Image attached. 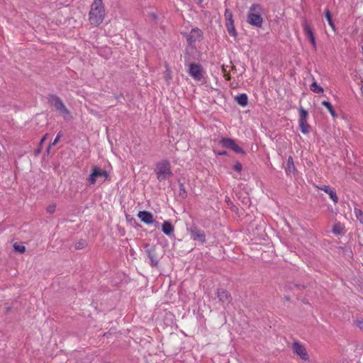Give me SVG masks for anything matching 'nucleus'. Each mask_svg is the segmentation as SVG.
Masks as SVG:
<instances>
[{
  "label": "nucleus",
  "instance_id": "obj_1",
  "mask_svg": "<svg viewBox=\"0 0 363 363\" xmlns=\"http://www.w3.org/2000/svg\"><path fill=\"white\" fill-rule=\"evenodd\" d=\"M104 18V8L102 0H94L89 13V22L91 25L97 26L103 22Z\"/></svg>",
  "mask_w": 363,
  "mask_h": 363
},
{
  "label": "nucleus",
  "instance_id": "obj_2",
  "mask_svg": "<svg viewBox=\"0 0 363 363\" xmlns=\"http://www.w3.org/2000/svg\"><path fill=\"white\" fill-rule=\"evenodd\" d=\"M262 13V8L260 4H252L247 13V22L253 26L261 28L263 23Z\"/></svg>",
  "mask_w": 363,
  "mask_h": 363
},
{
  "label": "nucleus",
  "instance_id": "obj_3",
  "mask_svg": "<svg viewBox=\"0 0 363 363\" xmlns=\"http://www.w3.org/2000/svg\"><path fill=\"white\" fill-rule=\"evenodd\" d=\"M49 104L55 108V109L60 113V114L65 119L69 120L72 118L70 111L64 104L62 100L55 94H51L48 98Z\"/></svg>",
  "mask_w": 363,
  "mask_h": 363
},
{
  "label": "nucleus",
  "instance_id": "obj_4",
  "mask_svg": "<svg viewBox=\"0 0 363 363\" xmlns=\"http://www.w3.org/2000/svg\"><path fill=\"white\" fill-rule=\"evenodd\" d=\"M108 177V173L106 170L101 169L97 166L92 168L90 175L86 179V186H91L99 182L104 183Z\"/></svg>",
  "mask_w": 363,
  "mask_h": 363
},
{
  "label": "nucleus",
  "instance_id": "obj_5",
  "mask_svg": "<svg viewBox=\"0 0 363 363\" xmlns=\"http://www.w3.org/2000/svg\"><path fill=\"white\" fill-rule=\"evenodd\" d=\"M155 172L157 179L160 182L167 180L173 175L170 162L167 160H162L157 163Z\"/></svg>",
  "mask_w": 363,
  "mask_h": 363
},
{
  "label": "nucleus",
  "instance_id": "obj_6",
  "mask_svg": "<svg viewBox=\"0 0 363 363\" xmlns=\"http://www.w3.org/2000/svg\"><path fill=\"white\" fill-rule=\"evenodd\" d=\"M299 119H298V125L300 128V130L303 134H308L310 131L311 126L307 123V119L308 116V111L305 110L303 107L299 108Z\"/></svg>",
  "mask_w": 363,
  "mask_h": 363
},
{
  "label": "nucleus",
  "instance_id": "obj_7",
  "mask_svg": "<svg viewBox=\"0 0 363 363\" xmlns=\"http://www.w3.org/2000/svg\"><path fill=\"white\" fill-rule=\"evenodd\" d=\"M144 249L150 259V264L153 267H157L159 263V257L156 252V246L145 243Z\"/></svg>",
  "mask_w": 363,
  "mask_h": 363
},
{
  "label": "nucleus",
  "instance_id": "obj_8",
  "mask_svg": "<svg viewBox=\"0 0 363 363\" xmlns=\"http://www.w3.org/2000/svg\"><path fill=\"white\" fill-rule=\"evenodd\" d=\"M189 74L196 81L201 82L203 79V69L200 64L190 63Z\"/></svg>",
  "mask_w": 363,
  "mask_h": 363
},
{
  "label": "nucleus",
  "instance_id": "obj_9",
  "mask_svg": "<svg viewBox=\"0 0 363 363\" xmlns=\"http://www.w3.org/2000/svg\"><path fill=\"white\" fill-rule=\"evenodd\" d=\"M188 230L189 231L191 239L194 241H199L203 244L206 242V234L203 230H201L196 225H191Z\"/></svg>",
  "mask_w": 363,
  "mask_h": 363
},
{
  "label": "nucleus",
  "instance_id": "obj_10",
  "mask_svg": "<svg viewBox=\"0 0 363 363\" xmlns=\"http://www.w3.org/2000/svg\"><path fill=\"white\" fill-rule=\"evenodd\" d=\"M220 143L225 148L233 150L235 153L245 155V150L237 145L235 140L232 138H223Z\"/></svg>",
  "mask_w": 363,
  "mask_h": 363
},
{
  "label": "nucleus",
  "instance_id": "obj_11",
  "mask_svg": "<svg viewBox=\"0 0 363 363\" xmlns=\"http://www.w3.org/2000/svg\"><path fill=\"white\" fill-rule=\"evenodd\" d=\"M294 352L297 354L302 360L309 359L308 352L305 347L298 342H294L292 345Z\"/></svg>",
  "mask_w": 363,
  "mask_h": 363
},
{
  "label": "nucleus",
  "instance_id": "obj_12",
  "mask_svg": "<svg viewBox=\"0 0 363 363\" xmlns=\"http://www.w3.org/2000/svg\"><path fill=\"white\" fill-rule=\"evenodd\" d=\"M203 38V32L201 30L196 28H192L189 34L186 37L189 45H193L196 41H200Z\"/></svg>",
  "mask_w": 363,
  "mask_h": 363
},
{
  "label": "nucleus",
  "instance_id": "obj_13",
  "mask_svg": "<svg viewBox=\"0 0 363 363\" xmlns=\"http://www.w3.org/2000/svg\"><path fill=\"white\" fill-rule=\"evenodd\" d=\"M302 27H303V31H304L306 35L307 36V38H308L310 42L312 43L313 48L315 50L316 49V43H315V36L313 35V33L311 26L308 23L307 20L305 18H303L302 21Z\"/></svg>",
  "mask_w": 363,
  "mask_h": 363
},
{
  "label": "nucleus",
  "instance_id": "obj_14",
  "mask_svg": "<svg viewBox=\"0 0 363 363\" xmlns=\"http://www.w3.org/2000/svg\"><path fill=\"white\" fill-rule=\"evenodd\" d=\"M216 294L219 301L223 304L228 305L233 300L230 294L224 289H218Z\"/></svg>",
  "mask_w": 363,
  "mask_h": 363
},
{
  "label": "nucleus",
  "instance_id": "obj_15",
  "mask_svg": "<svg viewBox=\"0 0 363 363\" xmlns=\"http://www.w3.org/2000/svg\"><path fill=\"white\" fill-rule=\"evenodd\" d=\"M138 217L142 222L147 225H150L154 223L153 215L147 211H141L138 213Z\"/></svg>",
  "mask_w": 363,
  "mask_h": 363
},
{
  "label": "nucleus",
  "instance_id": "obj_16",
  "mask_svg": "<svg viewBox=\"0 0 363 363\" xmlns=\"http://www.w3.org/2000/svg\"><path fill=\"white\" fill-rule=\"evenodd\" d=\"M285 171H286V174L290 175V176L292 174H295L296 172H297L296 168L294 164V159L291 156H289L288 157Z\"/></svg>",
  "mask_w": 363,
  "mask_h": 363
},
{
  "label": "nucleus",
  "instance_id": "obj_17",
  "mask_svg": "<svg viewBox=\"0 0 363 363\" xmlns=\"http://www.w3.org/2000/svg\"><path fill=\"white\" fill-rule=\"evenodd\" d=\"M318 189L325 191V193H327L330 198L335 202V203H337L338 201V197L337 196V194L335 192V191L333 190L330 189V186L328 185H324V186H318Z\"/></svg>",
  "mask_w": 363,
  "mask_h": 363
},
{
  "label": "nucleus",
  "instance_id": "obj_18",
  "mask_svg": "<svg viewBox=\"0 0 363 363\" xmlns=\"http://www.w3.org/2000/svg\"><path fill=\"white\" fill-rule=\"evenodd\" d=\"M162 230L166 235L172 236L174 235V228L169 221L166 220L162 223Z\"/></svg>",
  "mask_w": 363,
  "mask_h": 363
},
{
  "label": "nucleus",
  "instance_id": "obj_19",
  "mask_svg": "<svg viewBox=\"0 0 363 363\" xmlns=\"http://www.w3.org/2000/svg\"><path fill=\"white\" fill-rule=\"evenodd\" d=\"M235 101L241 106L245 107L247 105L248 97L246 94H241L235 97Z\"/></svg>",
  "mask_w": 363,
  "mask_h": 363
},
{
  "label": "nucleus",
  "instance_id": "obj_20",
  "mask_svg": "<svg viewBox=\"0 0 363 363\" xmlns=\"http://www.w3.org/2000/svg\"><path fill=\"white\" fill-rule=\"evenodd\" d=\"M225 26L228 33L231 36H237L238 33L234 26V21H226Z\"/></svg>",
  "mask_w": 363,
  "mask_h": 363
},
{
  "label": "nucleus",
  "instance_id": "obj_21",
  "mask_svg": "<svg viewBox=\"0 0 363 363\" xmlns=\"http://www.w3.org/2000/svg\"><path fill=\"white\" fill-rule=\"evenodd\" d=\"M321 104L328 110V111L333 118H336L337 116L330 102L328 101H323Z\"/></svg>",
  "mask_w": 363,
  "mask_h": 363
},
{
  "label": "nucleus",
  "instance_id": "obj_22",
  "mask_svg": "<svg viewBox=\"0 0 363 363\" xmlns=\"http://www.w3.org/2000/svg\"><path fill=\"white\" fill-rule=\"evenodd\" d=\"M310 89L314 93L320 94L323 92V89L319 86L316 82H313L311 86Z\"/></svg>",
  "mask_w": 363,
  "mask_h": 363
},
{
  "label": "nucleus",
  "instance_id": "obj_23",
  "mask_svg": "<svg viewBox=\"0 0 363 363\" xmlns=\"http://www.w3.org/2000/svg\"><path fill=\"white\" fill-rule=\"evenodd\" d=\"M344 227L340 223H336L333 225L332 232L335 235H340L343 233Z\"/></svg>",
  "mask_w": 363,
  "mask_h": 363
},
{
  "label": "nucleus",
  "instance_id": "obj_24",
  "mask_svg": "<svg viewBox=\"0 0 363 363\" xmlns=\"http://www.w3.org/2000/svg\"><path fill=\"white\" fill-rule=\"evenodd\" d=\"M179 196L182 199H186L187 197V191L185 189L184 184L179 183Z\"/></svg>",
  "mask_w": 363,
  "mask_h": 363
},
{
  "label": "nucleus",
  "instance_id": "obj_25",
  "mask_svg": "<svg viewBox=\"0 0 363 363\" xmlns=\"http://www.w3.org/2000/svg\"><path fill=\"white\" fill-rule=\"evenodd\" d=\"M325 16L330 26L333 29H335V24L332 20V16H331V13H330V11H329V9H326L325 11Z\"/></svg>",
  "mask_w": 363,
  "mask_h": 363
},
{
  "label": "nucleus",
  "instance_id": "obj_26",
  "mask_svg": "<svg viewBox=\"0 0 363 363\" xmlns=\"http://www.w3.org/2000/svg\"><path fill=\"white\" fill-rule=\"evenodd\" d=\"M13 248L16 252H18L20 253H23L26 251L25 246H23L21 244H18L16 242L13 244Z\"/></svg>",
  "mask_w": 363,
  "mask_h": 363
},
{
  "label": "nucleus",
  "instance_id": "obj_27",
  "mask_svg": "<svg viewBox=\"0 0 363 363\" xmlns=\"http://www.w3.org/2000/svg\"><path fill=\"white\" fill-rule=\"evenodd\" d=\"M354 213L356 215L357 218L363 223V212L358 208L354 209Z\"/></svg>",
  "mask_w": 363,
  "mask_h": 363
},
{
  "label": "nucleus",
  "instance_id": "obj_28",
  "mask_svg": "<svg viewBox=\"0 0 363 363\" xmlns=\"http://www.w3.org/2000/svg\"><path fill=\"white\" fill-rule=\"evenodd\" d=\"M60 137H61V135H60V133H59L57 135L56 138H55L54 141L51 144H50L49 146L48 147L47 154H49L50 149L51 146L52 145H55L57 144V143L58 142V140H60Z\"/></svg>",
  "mask_w": 363,
  "mask_h": 363
},
{
  "label": "nucleus",
  "instance_id": "obj_29",
  "mask_svg": "<svg viewBox=\"0 0 363 363\" xmlns=\"http://www.w3.org/2000/svg\"><path fill=\"white\" fill-rule=\"evenodd\" d=\"M86 246V242L84 240H80L75 244V248L77 250H82Z\"/></svg>",
  "mask_w": 363,
  "mask_h": 363
},
{
  "label": "nucleus",
  "instance_id": "obj_30",
  "mask_svg": "<svg viewBox=\"0 0 363 363\" xmlns=\"http://www.w3.org/2000/svg\"><path fill=\"white\" fill-rule=\"evenodd\" d=\"M225 16L226 21H233L232 12L229 9H225Z\"/></svg>",
  "mask_w": 363,
  "mask_h": 363
},
{
  "label": "nucleus",
  "instance_id": "obj_31",
  "mask_svg": "<svg viewBox=\"0 0 363 363\" xmlns=\"http://www.w3.org/2000/svg\"><path fill=\"white\" fill-rule=\"evenodd\" d=\"M289 288L291 290H293L295 288L301 290L302 289L304 288V286L303 285H301V284H291L289 285Z\"/></svg>",
  "mask_w": 363,
  "mask_h": 363
},
{
  "label": "nucleus",
  "instance_id": "obj_32",
  "mask_svg": "<svg viewBox=\"0 0 363 363\" xmlns=\"http://www.w3.org/2000/svg\"><path fill=\"white\" fill-rule=\"evenodd\" d=\"M55 209H56V206L55 204H52V205H49L47 207L46 211L48 213L52 214L55 211Z\"/></svg>",
  "mask_w": 363,
  "mask_h": 363
},
{
  "label": "nucleus",
  "instance_id": "obj_33",
  "mask_svg": "<svg viewBox=\"0 0 363 363\" xmlns=\"http://www.w3.org/2000/svg\"><path fill=\"white\" fill-rule=\"evenodd\" d=\"M233 169H234L235 171H237V172H241V170H242V166L241 163H240V162H236V163L234 164Z\"/></svg>",
  "mask_w": 363,
  "mask_h": 363
},
{
  "label": "nucleus",
  "instance_id": "obj_34",
  "mask_svg": "<svg viewBox=\"0 0 363 363\" xmlns=\"http://www.w3.org/2000/svg\"><path fill=\"white\" fill-rule=\"evenodd\" d=\"M41 150H42V147H41V145H40V147H38L35 150V152H34L35 155H38L41 152Z\"/></svg>",
  "mask_w": 363,
  "mask_h": 363
},
{
  "label": "nucleus",
  "instance_id": "obj_35",
  "mask_svg": "<svg viewBox=\"0 0 363 363\" xmlns=\"http://www.w3.org/2000/svg\"><path fill=\"white\" fill-rule=\"evenodd\" d=\"M357 326L363 330V320L357 322Z\"/></svg>",
  "mask_w": 363,
  "mask_h": 363
},
{
  "label": "nucleus",
  "instance_id": "obj_36",
  "mask_svg": "<svg viewBox=\"0 0 363 363\" xmlns=\"http://www.w3.org/2000/svg\"><path fill=\"white\" fill-rule=\"evenodd\" d=\"M48 134H45L42 139L40 141V145H42V144L45 141Z\"/></svg>",
  "mask_w": 363,
  "mask_h": 363
},
{
  "label": "nucleus",
  "instance_id": "obj_37",
  "mask_svg": "<svg viewBox=\"0 0 363 363\" xmlns=\"http://www.w3.org/2000/svg\"><path fill=\"white\" fill-rule=\"evenodd\" d=\"M164 77H165L166 81H169V79H171V76L169 73H167L165 74Z\"/></svg>",
  "mask_w": 363,
  "mask_h": 363
},
{
  "label": "nucleus",
  "instance_id": "obj_38",
  "mask_svg": "<svg viewBox=\"0 0 363 363\" xmlns=\"http://www.w3.org/2000/svg\"><path fill=\"white\" fill-rule=\"evenodd\" d=\"M218 155H227V152L226 151L219 152Z\"/></svg>",
  "mask_w": 363,
  "mask_h": 363
},
{
  "label": "nucleus",
  "instance_id": "obj_39",
  "mask_svg": "<svg viewBox=\"0 0 363 363\" xmlns=\"http://www.w3.org/2000/svg\"><path fill=\"white\" fill-rule=\"evenodd\" d=\"M285 299H286V301H289V300H290V298H289V296H285Z\"/></svg>",
  "mask_w": 363,
  "mask_h": 363
},
{
  "label": "nucleus",
  "instance_id": "obj_40",
  "mask_svg": "<svg viewBox=\"0 0 363 363\" xmlns=\"http://www.w3.org/2000/svg\"><path fill=\"white\" fill-rule=\"evenodd\" d=\"M230 79V77L229 75H227V76H226V79H228H228Z\"/></svg>",
  "mask_w": 363,
  "mask_h": 363
},
{
  "label": "nucleus",
  "instance_id": "obj_41",
  "mask_svg": "<svg viewBox=\"0 0 363 363\" xmlns=\"http://www.w3.org/2000/svg\"><path fill=\"white\" fill-rule=\"evenodd\" d=\"M200 2H202L203 0H199Z\"/></svg>",
  "mask_w": 363,
  "mask_h": 363
}]
</instances>
